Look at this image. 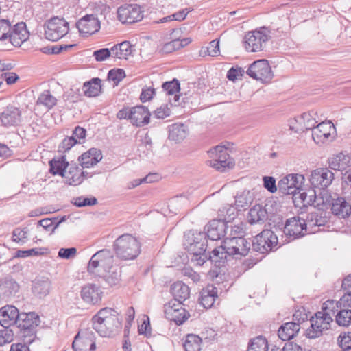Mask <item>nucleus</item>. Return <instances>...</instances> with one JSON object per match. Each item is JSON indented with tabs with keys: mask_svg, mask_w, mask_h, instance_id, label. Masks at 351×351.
I'll use <instances>...</instances> for the list:
<instances>
[{
	"mask_svg": "<svg viewBox=\"0 0 351 351\" xmlns=\"http://www.w3.org/2000/svg\"><path fill=\"white\" fill-rule=\"evenodd\" d=\"M74 45H59L53 46H47L40 49L43 53L46 54H58L63 50L71 49Z\"/></svg>",
	"mask_w": 351,
	"mask_h": 351,
	"instance_id": "54",
	"label": "nucleus"
},
{
	"mask_svg": "<svg viewBox=\"0 0 351 351\" xmlns=\"http://www.w3.org/2000/svg\"><path fill=\"white\" fill-rule=\"evenodd\" d=\"M48 253L47 247H36L27 250H17L14 256V258H25L28 256H38Z\"/></svg>",
	"mask_w": 351,
	"mask_h": 351,
	"instance_id": "48",
	"label": "nucleus"
},
{
	"mask_svg": "<svg viewBox=\"0 0 351 351\" xmlns=\"http://www.w3.org/2000/svg\"><path fill=\"white\" fill-rule=\"evenodd\" d=\"M141 245L139 241L130 234H123L115 239L113 250L121 260L135 259L141 253Z\"/></svg>",
	"mask_w": 351,
	"mask_h": 351,
	"instance_id": "3",
	"label": "nucleus"
},
{
	"mask_svg": "<svg viewBox=\"0 0 351 351\" xmlns=\"http://www.w3.org/2000/svg\"><path fill=\"white\" fill-rule=\"evenodd\" d=\"M300 329L299 323L287 322L280 326L278 330V335L282 341H289L298 333Z\"/></svg>",
	"mask_w": 351,
	"mask_h": 351,
	"instance_id": "33",
	"label": "nucleus"
},
{
	"mask_svg": "<svg viewBox=\"0 0 351 351\" xmlns=\"http://www.w3.org/2000/svg\"><path fill=\"white\" fill-rule=\"evenodd\" d=\"M74 351H95V335L90 328L80 329L72 343Z\"/></svg>",
	"mask_w": 351,
	"mask_h": 351,
	"instance_id": "14",
	"label": "nucleus"
},
{
	"mask_svg": "<svg viewBox=\"0 0 351 351\" xmlns=\"http://www.w3.org/2000/svg\"><path fill=\"white\" fill-rule=\"evenodd\" d=\"M165 317L177 325L182 324L189 317V313L182 307V303L171 300L164 306Z\"/></svg>",
	"mask_w": 351,
	"mask_h": 351,
	"instance_id": "17",
	"label": "nucleus"
},
{
	"mask_svg": "<svg viewBox=\"0 0 351 351\" xmlns=\"http://www.w3.org/2000/svg\"><path fill=\"white\" fill-rule=\"evenodd\" d=\"M183 245L191 256L192 263L199 266L205 263L208 243L204 232L189 231L184 235Z\"/></svg>",
	"mask_w": 351,
	"mask_h": 351,
	"instance_id": "2",
	"label": "nucleus"
},
{
	"mask_svg": "<svg viewBox=\"0 0 351 351\" xmlns=\"http://www.w3.org/2000/svg\"><path fill=\"white\" fill-rule=\"evenodd\" d=\"M334 179V173L327 168H318L311 172L310 183L313 189H325Z\"/></svg>",
	"mask_w": 351,
	"mask_h": 351,
	"instance_id": "19",
	"label": "nucleus"
},
{
	"mask_svg": "<svg viewBox=\"0 0 351 351\" xmlns=\"http://www.w3.org/2000/svg\"><path fill=\"white\" fill-rule=\"evenodd\" d=\"M252 203V197L249 192H243L235 197V205L239 210H245Z\"/></svg>",
	"mask_w": 351,
	"mask_h": 351,
	"instance_id": "51",
	"label": "nucleus"
},
{
	"mask_svg": "<svg viewBox=\"0 0 351 351\" xmlns=\"http://www.w3.org/2000/svg\"><path fill=\"white\" fill-rule=\"evenodd\" d=\"M156 94V90L154 88L145 86L142 88L140 95V100L145 103L151 100Z\"/></svg>",
	"mask_w": 351,
	"mask_h": 351,
	"instance_id": "63",
	"label": "nucleus"
},
{
	"mask_svg": "<svg viewBox=\"0 0 351 351\" xmlns=\"http://www.w3.org/2000/svg\"><path fill=\"white\" fill-rule=\"evenodd\" d=\"M112 53V48H101L93 51V56L97 62H102L109 58Z\"/></svg>",
	"mask_w": 351,
	"mask_h": 351,
	"instance_id": "59",
	"label": "nucleus"
},
{
	"mask_svg": "<svg viewBox=\"0 0 351 351\" xmlns=\"http://www.w3.org/2000/svg\"><path fill=\"white\" fill-rule=\"evenodd\" d=\"M351 164V158L348 155L341 152L328 159L329 167L335 171H343Z\"/></svg>",
	"mask_w": 351,
	"mask_h": 351,
	"instance_id": "34",
	"label": "nucleus"
},
{
	"mask_svg": "<svg viewBox=\"0 0 351 351\" xmlns=\"http://www.w3.org/2000/svg\"><path fill=\"white\" fill-rule=\"evenodd\" d=\"M101 79L98 77L93 78L90 81L84 82L83 85L84 95L88 97L99 95L101 89Z\"/></svg>",
	"mask_w": 351,
	"mask_h": 351,
	"instance_id": "40",
	"label": "nucleus"
},
{
	"mask_svg": "<svg viewBox=\"0 0 351 351\" xmlns=\"http://www.w3.org/2000/svg\"><path fill=\"white\" fill-rule=\"evenodd\" d=\"M102 159V153L99 149L92 147L78 157V161L82 168H90Z\"/></svg>",
	"mask_w": 351,
	"mask_h": 351,
	"instance_id": "30",
	"label": "nucleus"
},
{
	"mask_svg": "<svg viewBox=\"0 0 351 351\" xmlns=\"http://www.w3.org/2000/svg\"><path fill=\"white\" fill-rule=\"evenodd\" d=\"M77 144L75 138L71 136L64 138L58 146V151L66 152L71 149L75 145Z\"/></svg>",
	"mask_w": 351,
	"mask_h": 351,
	"instance_id": "60",
	"label": "nucleus"
},
{
	"mask_svg": "<svg viewBox=\"0 0 351 351\" xmlns=\"http://www.w3.org/2000/svg\"><path fill=\"white\" fill-rule=\"evenodd\" d=\"M187 135L186 126L183 123H173L169 126V139L180 142Z\"/></svg>",
	"mask_w": 351,
	"mask_h": 351,
	"instance_id": "38",
	"label": "nucleus"
},
{
	"mask_svg": "<svg viewBox=\"0 0 351 351\" xmlns=\"http://www.w3.org/2000/svg\"><path fill=\"white\" fill-rule=\"evenodd\" d=\"M114 308H103L92 317L93 328L101 337H112L121 329V322Z\"/></svg>",
	"mask_w": 351,
	"mask_h": 351,
	"instance_id": "1",
	"label": "nucleus"
},
{
	"mask_svg": "<svg viewBox=\"0 0 351 351\" xmlns=\"http://www.w3.org/2000/svg\"><path fill=\"white\" fill-rule=\"evenodd\" d=\"M150 112L143 105L132 108L131 123L136 127H143L149 122Z\"/></svg>",
	"mask_w": 351,
	"mask_h": 351,
	"instance_id": "29",
	"label": "nucleus"
},
{
	"mask_svg": "<svg viewBox=\"0 0 351 351\" xmlns=\"http://www.w3.org/2000/svg\"><path fill=\"white\" fill-rule=\"evenodd\" d=\"M332 213L340 218L348 217L351 213V206L344 198L337 197L332 203Z\"/></svg>",
	"mask_w": 351,
	"mask_h": 351,
	"instance_id": "37",
	"label": "nucleus"
},
{
	"mask_svg": "<svg viewBox=\"0 0 351 351\" xmlns=\"http://www.w3.org/2000/svg\"><path fill=\"white\" fill-rule=\"evenodd\" d=\"M252 250L262 254L278 249V239L276 234L271 230H263L253 239Z\"/></svg>",
	"mask_w": 351,
	"mask_h": 351,
	"instance_id": "7",
	"label": "nucleus"
},
{
	"mask_svg": "<svg viewBox=\"0 0 351 351\" xmlns=\"http://www.w3.org/2000/svg\"><path fill=\"white\" fill-rule=\"evenodd\" d=\"M19 310L14 306L6 305L0 308V324L3 328L16 324L19 317Z\"/></svg>",
	"mask_w": 351,
	"mask_h": 351,
	"instance_id": "27",
	"label": "nucleus"
},
{
	"mask_svg": "<svg viewBox=\"0 0 351 351\" xmlns=\"http://www.w3.org/2000/svg\"><path fill=\"white\" fill-rule=\"evenodd\" d=\"M162 88L167 95H174L173 99L172 100H169V102L171 106H178L180 105V95L176 94L180 92V82L177 79L174 78L171 81L164 82L162 85Z\"/></svg>",
	"mask_w": 351,
	"mask_h": 351,
	"instance_id": "35",
	"label": "nucleus"
},
{
	"mask_svg": "<svg viewBox=\"0 0 351 351\" xmlns=\"http://www.w3.org/2000/svg\"><path fill=\"white\" fill-rule=\"evenodd\" d=\"M14 332L9 326L0 330V346H3L6 343L13 341Z\"/></svg>",
	"mask_w": 351,
	"mask_h": 351,
	"instance_id": "56",
	"label": "nucleus"
},
{
	"mask_svg": "<svg viewBox=\"0 0 351 351\" xmlns=\"http://www.w3.org/2000/svg\"><path fill=\"white\" fill-rule=\"evenodd\" d=\"M101 278L104 279L105 282L110 287H113L119 284L121 280V275L119 271H114L108 275L105 274L104 276Z\"/></svg>",
	"mask_w": 351,
	"mask_h": 351,
	"instance_id": "58",
	"label": "nucleus"
},
{
	"mask_svg": "<svg viewBox=\"0 0 351 351\" xmlns=\"http://www.w3.org/2000/svg\"><path fill=\"white\" fill-rule=\"evenodd\" d=\"M56 98L51 94L49 90H44L38 97L36 104L38 105H43L48 108H52L56 105Z\"/></svg>",
	"mask_w": 351,
	"mask_h": 351,
	"instance_id": "47",
	"label": "nucleus"
},
{
	"mask_svg": "<svg viewBox=\"0 0 351 351\" xmlns=\"http://www.w3.org/2000/svg\"><path fill=\"white\" fill-rule=\"evenodd\" d=\"M49 172L53 176L58 175L64 178L69 162L66 161V156L62 155L58 157H54L49 161Z\"/></svg>",
	"mask_w": 351,
	"mask_h": 351,
	"instance_id": "32",
	"label": "nucleus"
},
{
	"mask_svg": "<svg viewBox=\"0 0 351 351\" xmlns=\"http://www.w3.org/2000/svg\"><path fill=\"white\" fill-rule=\"evenodd\" d=\"M97 199L95 197H86L84 196H80L73 198L71 203L77 207L81 208L84 206H94L97 204Z\"/></svg>",
	"mask_w": 351,
	"mask_h": 351,
	"instance_id": "52",
	"label": "nucleus"
},
{
	"mask_svg": "<svg viewBox=\"0 0 351 351\" xmlns=\"http://www.w3.org/2000/svg\"><path fill=\"white\" fill-rule=\"evenodd\" d=\"M270 30L263 26L248 32L244 37V47L248 52H258L264 49L270 38Z\"/></svg>",
	"mask_w": 351,
	"mask_h": 351,
	"instance_id": "6",
	"label": "nucleus"
},
{
	"mask_svg": "<svg viewBox=\"0 0 351 351\" xmlns=\"http://www.w3.org/2000/svg\"><path fill=\"white\" fill-rule=\"evenodd\" d=\"M228 257H230L229 254L227 253L223 244H222L221 246L213 249L211 252H206L205 263L207 261H210L215 267L220 269L225 266Z\"/></svg>",
	"mask_w": 351,
	"mask_h": 351,
	"instance_id": "25",
	"label": "nucleus"
},
{
	"mask_svg": "<svg viewBox=\"0 0 351 351\" xmlns=\"http://www.w3.org/2000/svg\"><path fill=\"white\" fill-rule=\"evenodd\" d=\"M50 287L51 282L48 278L37 280L34 282L32 291L35 295L42 298L49 293Z\"/></svg>",
	"mask_w": 351,
	"mask_h": 351,
	"instance_id": "41",
	"label": "nucleus"
},
{
	"mask_svg": "<svg viewBox=\"0 0 351 351\" xmlns=\"http://www.w3.org/2000/svg\"><path fill=\"white\" fill-rule=\"evenodd\" d=\"M210 157L213 158L212 167L217 170L223 172L226 169H231L234 166V160L230 158L228 149L222 145H217L208 152Z\"/></svg>",
	"mask_w": 351,
	"mask_h": 351,
	"instance_id": "10",
	"label": "nucleus"
},
{
	"mask_svg": "<svg viewBox=\"0 0 351 351\" xmlns=\"http://www.w3.org/2000/svg\"><path fill=\"white\" fill-rule=\"evenodd\" d=\"M118 19L122 23H134L143 18V10L137 4H125L117 10Z\"/></svg>",
	"mask_w": 351,
	"mask_h": 351,
	"instance_id": "15",
	"label": "nucleus"
},
{
	"mask_svg": "<svg viewBox=\"0 0 351 351\" xmlns=\"http://www.w3.org/2000/svg\"><path fill=\"white\" fill-rule=\"evenodd\" d=\"M335 130L333 124L330 122L322 121L317 124L313 130L312 138L317 145H322L332 141L331 132Z\"/></svg>",
	"mask_w": 351,
	"mask_h": 351,
	"instance_id": "24",
	"label": "nucleus"
},
{
	"mask_svg": "<svg viewBox=\"0 0 351 351\" xmlns=\"http://www.w3.org/2000/svg\"><path fill=\"white\" fill-rule=\"evenodd\" d=\"M298 191V197L297 199H300L302 206H307L308 205H313L316 199V191L314 189L308 190V192Z\"/></svg>",
	"mask_w": 351,
	"mask_h": 351,
	"instance_id": "49",
	"label": "nucleus"
},
{
	"mask_svg": "<svg viewBox=\"0 0 351 351\" xmlns=\"http://www.w3.org/2000/svg\"><path fill=\"white\" fill-rule=\"evenodd\" d=\"M40 322L39 316L34 312L20 313L16 324L17 335L22 341L32 343L36 337V327Z\"/></svg>",
	"mask_w": 351,
	"mask_h": 351,
	"instance_id": "5",
	"label": "nucleus"
},
{
	"mask_svg": "<svg viewBox=\"0 0 351 351\" xmlns=\"http://www.w3.org/2000/svg\"><path fill=\"white\" fill-rule=\"evenodd\" d=\"M268 342L267 339L259 335L252 339L249 343L247 351H267Z\"/></svg>",
	"mask_w": 351,
	"mask_h": 351,
	"instance_id": "45",
	"label": "nucleus"
},
{
	"mask_svg": "<svg viewBox=\"0 0 351 351\" xmlns=\"http://www.w3.org/2000/svg\"><path fill=\"white\" fill-rule=\"evenodd\" d=\"M314 114H315V113L313 111H311L303 113L299 117V120L297 121H300V124H303V126L300 128L301 130H311L313 131V130L316 128L317 121L313 117Z\"/></svg>",
	"mask_w": 351,
	"mask_h": 351,
	"instance_id": "43",
	"label": "nucleus"
},
{
	"mask_svg": "<svg viewBox=\"0 0 351 351\" xmlns=\"http://www.w3.org/2000/svg\"><path fill=\"white\" fill-rule=\"evenodd\" d=\"M125 77V73L122 69H112L108 73V80L113 82L114 86H117Z\"/></svg>",
	"mask_w": 351,
	"mask_h": 351,
	"instance_id": "53",
	"label": "nucleus"
},
{
	"mask_svg": "<svg viewBox=\"0 0 351 351\" xmlns=\"http://www.w3.org/2000/svg\"><path fill=\"white\" fill-rule=\"evenodd\" d=\"M304 180V176L302 174H289L278 182L279 191L283 194H293L296 201V191L301 189Z\"/></svg>",
	"mask_w": 351,
	"mask_h": 351,
	"instance_id": "16",
	"label": "nucleus"
},
{
	"mask_svg": "<svg viewBox=\"0 0 351 351\" xmlns=\"http://www.w3.org/2000/svg\"><path fill=\"white\" fill-rule=\"evenodd\" d=\"M231 210V208L227 210V214L229 215L228 218L225 217L223 219L211 220L208 225L205 226L204 230L206 232H204L206 233L207 239L218 241L225 237L228 228L226 221H230L232 219H234V217H231V214H229V212Z\"/></svg>",
	"mask_w": 351,
	"mask_h": 351,
	"instance_id": "12",
	"label": "nucleus"
},
{
	"mask_svg": "<svg viewBox=\"0 0 351 351\" xmlns=\"http://www.w3.org/2000/svg\"><path fill=\"white\" fill-rule=\"evenodd\" d=\"M27 237V230L26 228L20 229L16 228L12 232V239L14 241L17 243H23L25 242V239Z\"/></svg>",
	"mask_w": 351,
	"mask_h": 351,
	"instance_id": "61",
	"label": "nucleus"
},
{
	"mask_svg": "<svg viewBox=\"0 0 351 351\" xmlns=\"http://www.w3.org/2000/svg\"><path fill=\"white\" fill-rule=\"evenodd\" d=\"M339 307H340L339 302H335L333 300H328L323 303L322 311H318V315L332 318V316L335 315Z\"/></svg>",
	"mask_w": 351,
	"mask_h": 351,
	"instance_id": "46",
	"label": "nucleus"
},
{
	"mask_svg": "<svg viewBox=\"0 0 351 351\" xmlns=\"http://www.w3.org/2000/svg\"><path fill=\"white\" fill-rule=\"evenodd\" d=\"M29 37V32L26 29L25 23H18L10 29L8 38L15 47H20Z\"/></svg>",
	"mask_w": 351,
	"mask_h": 351,
	"instance_id": "26",
	"label": "nucleus"
},
{
	"mask_svg": "<svg viewBox=\"0 0 351 351\" xmlns=\"http://www.w3.org/2000/svg\"><path fill=\"white\" fill-rule=\"evenodd\" d=\"M171 293L173 296V300L182 303L190 295L189 287L181 281L174 282L171 286Z\"/></svg>",
	"mask_w": 351,
	"mask_h": 351,
	"instance_id": "36",
	"label": "nucleus"
},
{
	"mask_svg": "<svg viewBox=\"0 0 351 351\" xmlns=\"http://www.w3.org/2000/svg\"><path fill=\"white\" fill-rule=\"evenodd\" d=\"M64 176L66 183L69 185L77 186L83 182L85 179V172L75 162L69 163L68 171Z\"/></svg>",
	"mask_w": 351,
	"mask_h": 351,
	"instance_id": "28",
	"label": "nucleus"
},
{
	"mask_svg": "<svg viewBox=\"0 0 351 351\" xmlns=\"http://www.w3.org/2000/svg\"><path fill=\"white\" fill-rule=\"evenodd\" d=\"M335 319L339 326H348L351 324V309H341L335 315Z\"/></svg>",
	"mask_w": 351,
	"mask_h": 351,
	"instance_id": "50",
	"label": "nucleus"
},
{
	"mask_svg": "<svg viewBox=\"0 0 351 351\" xmlns=\"http://www.w3.org/2000/svg\"><path fill=\"white\" fill-rule=\"evenodd\" d=\"M11 29V24L8 20H0V40L8 38V35Z\"/></svg>",
	"mask_w": 351,
	"mask_h": 351,
	"instance_id": "62",
	"label": "nucleus"
},
{
	"mask_svg": "<svg viewBox=\"0 0 351 351\" xmlns=\"http://www.w3.org/2000/svg\"><path fill=\"white\" fill-rule=\"evenodd\" d=\"M246 73L250 77L263 83L269 82L274 77L271 66L265 59L254 61L250 65Z\"/></svg>",
	"mask_w": 351,
	"mask_h": 351,
	"instance_id": "13",
	"label": "nucleus"
},
{
	"mask_svg": "<svg viewBox=\"0 0 351 351\" xmlns=\"http://www.w3.org/2000/svg\"><path fill=\"white\" fill-rule=\"evenodd\" d=\"M202 339L197 335L189 334L183 344L185 351H200Z\"/></svg>",
	"mask_w": 351,
	"mask_h": 351,
	"instance_id": "44",
	"label": "nucleus"
},
{
	"mask_svg": "<svg viewBox=\"0 0 351 351\" xmlns=\"http://www.w3.org/2000/svg\"><path fill=\"white\" fill-rule=\"evenodd\" d=\"M271 207L268 203L265 206L261 204H256L252 207L247 215V221L250 224L264 223L271 215Z\"/></svg>",
	"mask_w": 351,
	"mask_h": 351,
	"instance_id": "22",
	"label": "nucleus"
},
{
	"mask_svg": "<svg viewBox=\"0 0 351 351\" xmlns=\"http://www.w3.org/2000/svg\"><path fill=\"white\" fill-rule=\"evenodd\" d=\"M69 30V23L64 18L53 17L45 25V38L53 42L62 38Z\"/></svg>",
	"mask_w": 351,
	"mask_h": 351,
	"instance_id": "9",
	"label": "nucleus"
},
{
	"mask_svg": "<svg viewBox=\"0 0 351 351\" xmlns=\"http://www.w3.org/2000/svg\"><path fill=\"white\" fill-rule=\"evenodd\" d=\"M263 186L270 193H275L277 191L276 180L272 176L263 177Z\"/></svg>",
	"mask_w": 351,
	"mask_h": 351,
	"instance_id": "64",
	"label": "nucleus"
},
{
	"mask_svg": "<svg viewBox=\"0 0 351 351\" xmlns=\"http://www.w3.org/2000/svg\"><path fill=\"white\" fill-rule=\"evenodd\" d=\"M317 212H311L307 215L306 219H304L305 223L306 224L308 234L313 233L316 231V230L315 229V224H317Z\"/></svg>",
	"mask_w": 351,
	"mask_h": 351,
	"instance_id": "57",
	"label": "nucleus"
},
{
	"mask_svg": "<svg viewBox=\"0 0 351 351\" xmlns=\"http://www.w3.org/2000/svg\"><path fill=\"white\" fill-rule=\"evenodd\" d=\"M19 289V284L12 278H5L0 283V292L6 297L14 295Z\"/></svg>",
	"mask_w": 351,
	"mask_h": 351,
	"instance_id": "42",
	"label": "nucleus"
},
{
	"mask_svg": "<svg viewBox=\"0 0 351 351\" xmlns=\"http://www.w3.org/2000/svg\"><path fill=\"white\" fill-rule=\"evenodd\" d=\"M218 299V289L213 285H208L200 292L199 303L205 308H211Z\"/></svg>",
	"mask_w": 351,
	"mask_h": 351,
	"instance_id": "31",
	"label": "nucleus"
},
{
	"mask_svg": "<svg viewBox=\"0 0 351 351\" xmlns=\"http://www.w3.org/2000/svg\"><path fill=\"white\" fill-rule=\"evenodd\" d=\"M132 45L129 41H123L112 47V56L119 59H127L131 55Z\"/></svg>",
	"mask_w": 351,
	"mask_h": 351,
	"instance_id": "39",
	"label": "nucleus"
},
{
	"mask_svg": "<svg viewBox=\"0 0 351 351\" xmlns=\"http://www.w3.org/2000/svg\"><path fill=\"white\" fill-rule=\"evenodd\" d=\"M76 27L82 36H88L100 29V21L95 14H86L76 23Z\"/></svg>",
	"mask_w": 351,
	"mask_h": 351,
	"instance_id": "20",
	"label": "nucleus"
},
{
	"mask_svg": "<svg viewBox=\"0 0 351 351\" xmlns=\"http://www.w3.org/2000/svg\"><path fill=\"white\" fill-rule=\"evenodd\" d=\"M315 317L310 319L311 326L306 330V336L309 339H315L322 335L324 330H328L330 323L333 321L330 317L318 315L317 312Z\"/></svg>",
	"mask_w": 351,
	"mask_h": 351,
	"instance_id": "18",
	"label": "nucleus"
},
{
	"mask_svg": "<svg viewBox=\"0 0 351 351\" xmlns=\"http://www.w3.org/2000/svg\"><path fill=\"white\" fill-rule=\"evenodd\" d=\"M114 262V253L110 250H101L91 256L87 265V271L95 277H102L110 271Z\"/></svg>",
	"mask_w": 351,
	"mask_h": 351,
	"instance_id": "4",
	"label": "nucleus"
},
{
	"mask_svg": "<svg viewBox=\"0 0 351 351\" xmlns=\"http://www.w3.org/2000/svg\"><path fill=\"white\" fill-rule=\"evenodd\" d=\"M223 244L230 257L237 255L245 256L252 247L251 241L243 236L226 237L223 239Z\"/></svg>",
	"mask_w": 351,
	"mask_h": 351,
	"instance_id": "8",
	"label": "nucleus"
},
{
	"mask_svg": "<svg viewBox=\"0 0 351 351\" xmlns=\"http://www.w3.org/2000/svg\"><path fill=\"white\" fill-rule=\"evenodd\" d=\"M338 344L343 349L348 350L351 349V332H341L338 337Z\"/></svg>",
	"mask_w": 351,
	"mask_h": 351,
	"instance_id": "55",
	"label": "nucleus"
},
{
	"mask_svg": "<svg viewBox=\"0 0 351 351\" xmlns=\"http://www.w3.org/2000/svg\"><path fill=\"white\" fill-rule=\"evenodd\" d=\"M103 292L100 287L93 284L88 283L81 289L80 296L82 300L90 305L98 304L101 302Z\"/></svg>",
	"mask_w": 351,
	"mask_h": 351,
	"instance_id": "23",
	"label": "nucleus"
},
{
	"mask_svg": "<svg viewBox=\"0 0 351 351\" xmlns=\"http://www.w3.org/2000/svg\"><path fill=\"white\" fill-rule=\"evenodd\" d=\"M21 111L19 108L9 105L0 113L2 125L6 128L15 127L21 122Z\"/></svg>",
	"mask_w": 351,
	"mask_h": 351,
	"instance_id": "21",
	"label": "nucleus"
},
{
	"mask_svg": "<svg viewBox=\"0 0 351 351\" xmlns=\"http://www.w3.org/2000/svg\"><path fill=\"white\" fill-rule=\"evenodd\" d=\"M283 232L286 237V241L290 242L307 234L308 230L304 219L293 217L286 220Z\"/></svg>",
	"mask_w": 351,
	"mask_h": 351,
	"instance_id": "11",
	"label": "nucleus"
}]
</instances>
